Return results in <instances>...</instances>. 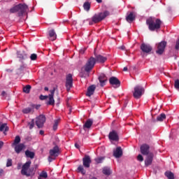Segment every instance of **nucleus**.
<instances>
[{
  "label": "nucleus",
  "instance_id": "obj_1",
  "mask_svg": "<svg viewBox=\"0 0 179 179\" xmlns=\"http://www.w3.org/2000/svg\"><path fill=\"white\" fill-rule=\"evenodd\" d=\"M94 55L95 57H91L88 59L87 63L82 68V69H84L85 72L89 73L93 68H94V65H96V62H99V64H104L106 61H107V58L100 54L96 53V52H94Z\"/></svg>",
  "mask_w": 179,
  "mask_h": 179
},
{
  "label": "nucleus",
  "instance_id": "obj_2",
  "mask_svg": "<svg viewBox=\"0 0 179 179\" xmlns=\"http://www.w3.org/2000/svg\"><path fill=\"white\" fill-rule=\"evenodd\" d=\"M29 10V6L26 3H20L10 9V13L18 12L19 17L23 16Z\"/></svg>",
  "mask_w": 179,
  "mask_h": 179
},
{
  "label": "nucleus",
  "instance_id": "obj_3",
  "mask_svg": "<svg viewBox=\"0 0 179 179\" xmlns=\"http://www.w3.org/2000/svg\"><path fill=\"white\" fill-rule=\"evenodd\" d=\"M146 24L148 25L150 31H155V30L160 29L162 21L159 19L150 17L146 20Z\"/></svg>",
  "mask_w": 179,
  "mask_h": 179
},
{
  "label": "nucleus",
  "instance_id": "obj_4",
  "mask_svg": "<svg viewBox=\"0 0 179 179\" xmlns=\"http://www.w3.org/2000/svg\"><path fill=\"white\" fill-rule=\"evenodd\" d=\"M31 165V161H28L25 164H24L22 166L21 174L22 176L30 177L32 174H34V168H30Z\"/></svg>",
  "mask_w": 179,
  "mask_h": 179
},
{
  "label": "nucleus",
  "instance_id": "obj_5",
  "mask_svg": "<svg viewBox=\"0 0 179 179\" xmlns=\"http://www.w3.org/2000/svg\"><path fill=\"white\" fill-rule=\"evenodd\" d=\"M108 15H110L109 11H105L103 13H99L95 14L92 17V21L89 22L90 25H93L94 23H99L101 20H103L106 17H107Z\"/></svg>",
  "mask_w": 179,
  "mask_h": 179
},
{
  "label": "nucleus",
  "instance_id": "obj_6",
  "mask_svg": "<svg viewBox=\"0 0 179 179\" xmlns=\"http://www.w3.org/2000/svg\"><path fill=\"white\" fill-rule=\"evenodd\" d=\"M145 90L144 88L141 85H136L134 87V91L133 92V96L135 99H141V96L144 94Z\"/></svg>",
  "mask_w": 179,
  "mask_h": 179
},
{
  "label": "nucleus",
  "instance_id": "obj_7",
  "mask_svg": "<svg viewBox=\"0 0 179 179\" xmlns=\"http://www.w3.org/2000/svg\"><path fill=\"white\" fill-rule=\"evenodd\" d=\"M46 122V117L44 115H40L38 117L36 118V125L38 129H43L44 127V124Z\"/></svg>",
  "mask_w": 179,
  "mask_h": 179
},
{
  "label": "nucleus",
  "instance_id": "obj_8",
  "mask_svg": "<svg viewBox=\"0 0 179 179\" xmlns=\"http://www.w3.org/2000/svg\"><path fill=\"white\" fill-rule=\"evenodd\" d=\"M55 92H56L55 87L50 90V94L48 95V99H49V101L46 102L47 106H55V100L54 99Z\"/></svg>",
  "mask_w": 179,
  "mask_h": 179
},
{
  "label": "nucleus",
  "instance_id": "obj_9",
  "mask_svg": "<svg viewBox=\"0 0 179 179\" xmlns=\"http://www.w3.org/2000/svg\"><path fill=\"white\" fill-rule=\"evenodd\" d=\"M65 86L66 87L67 92H69L71 90V88L73 86V78H72V74L69 73L66 76Z\"/></svg>",
  "mask_w": 179,
  "mask_h": 179
},
{
  "label": "nucleus",
  "instance_id": "obj_10",
  "mask_svg": "<svg viewBox=\"0 0 179 179\" xmlns=\"http://www.w3.org/2000/svg\"><path fill=\"white\" fill-rule=\"evenodd\" d=\"M167 43L165 41H162V42L157 44V50H156L157 54L159 55H162L164 50L166 47Z\"/></svg>",
  "mask_w": 179,
  "mask_h": 179
},
{
  "label": "nucleus",
  "instance_id": "obj_11",
  "mask_svg": "<svg viewBox=\"0 0 179 179\" xmlns=\"http://www.w3.org/2000/svg\"><path fill=\"white\" fill-rule=\"evenodd\" d=\"M140 150H141V155H144V156H148L150 154V146L148 144H143L141 145L140 148Z\"/></svg>",
  "mask_w": 179,
  "mask_h": 179
},
{
  "label": "nucleus",
  "instance_id": "obj_12",
  "mask_svg": "<svg viewBox=\"0 0 179 179\" xmlns=\"http://www.w3.org/2000/svg\"><path fill=\"white\" fill-rule=\"evenodd\" d=\"M109 83L112 86H114V87H120L121 86V81L116 77H111L109 79Z\"/></svg>",
  "mask_w": 179,
  "mask_h": 179
},
{
  "label": "nucleus",
  "instance_id": "obj_13",
  "mask_svg": "<svg viewBox=\"0 0 179 179\" xmlns=\"http://www.w3.org/2000/svg\"><path fill=\"white\" fill-rule=\"evenodd\" d=\"M49 154L50 157H59L60 154L59 147L58 145H55L53 148V149L50 150Z\"/></svg>",
  "mask_w": 179,
  "mask_h": 179
},
{
  "label": "nucleus",
  "instance_id": "obj_14",
  "mask_svg": "<svg viewBox=\"0 0 179 179\" xmlns=\"http://www.w3.org/2000/svg\"><path fill=\"white\" fill-rule=\"evenodd\" d=\"M141 50L145 54H150L152 50V48L148 44L142 43L141 45Z\"/></svg>",
  "mask_w": 179,
  "mask_h": 179
},
{
  "label": "nucleus",
  "instance_id": "obj_15",
  "mask_svg": "<svg viewBox=\"0 0 179 179\" xmlns=\"http://www.w3.org/2000/svg\"><path fill=\"white\" fill-rule=\"evenodd\" d=\"M90 164H92V159H90V157L89 155H85V157L83 158V166L89 169L90 168Z\"/></svg>",
  "mask_w": 179,
  "mask_h": 179
},
{
  "label": "nucleus",
  "instance_id": "obj_16",
  "mask_svg": "<svg viewBox=\"0 0 179 179\" xmlns=\"http://www.w3.org/2000/svg\"><path fill=\"white\" fill-rule=\"evenodd\" d=\"M153 157H154V155L152 152H150L149 154V155H147V157L145 158V167H148L149 166H150L152 163L153 161Z\"/></svg>",
  "mask_w": 179,
  "mask_h": 179
},
{
  "label": "nucleus",
  "instance_id": "obj_17",
  "mask_svg": "<svg viewBox=\"0 0 179 179\" xmlns=\"http://www.w3.org/2000/svg\"><path fill=\"white\" fill-rule=\"evenodd\" d=\"M108 138L110 141H118L120 140V138L118 137V134H117V131L114 130L109 133Z\"/></svg>",
  "mask_w": 179,
  "mask_h": 179
},
{
  "label": "nucleus",
  "instance_id": "obj_18",
  "mask_svg": "<svg viewBox=\"0 0 179 179\" xmlns=\"http://www.w3.org/2000/svg\"><path fill=\"white\" fill-rule=\"evenodd\" d=\"M25 148H26V145L24 143H20L15 145L14 150L15 153L19 155L22 152V150L25 149Z\"/></svg>",
  "mask_w": 179,
  "mask_h": 179
},
{
  "label": "nucleus",
  "instance_id": "obj_19",
  "mask_svg": "<svg viewBox=\"0 0 179 179\" xmlns=\"http://www.w3.org/2000/svg\"><path fill=\"white\" fill-rule=\"evenodd\" d=\"M0 131L3 132L5 136L7 135L6 132L9 131V127L7 123L0 122Z\"/></svg>",
  "mask_w": 179,
  "mask_h": 179
},
{
  "label": "nucleus",
  "instance_id": "obj_20",
  "mask_svg": "<svg viewBox=\"0 0 179 179\" xmlns=\"http://www.w3.org/2000/svg\"><path fill=\"white\" fill-rule=\"evenodd\" d=\"M113 157L116 159H120L122 157V148L121 147L116 148V150L113 151Z\"/></svg>",
  "mask_w": 179,
  "mask_h": 179
},
{
  "label": "nucleus",
  "instance_id": "obj_21",
  "mask_svg": "<svg viewBox=\"0 0 179 179\" xmlns=\"http://www.w3.org/2000/svg\"><path fill=\"white\" fill-rule=\"evenodd\" d=\"M48 34H49V39L50 40V41H55V40H57V35L55 29H50L48 31Z\"/></svg>",
  "mask_w": 179,
  "mask_h": 179
},
{
  "label": "nucleus",
  "instance_id": "obj_22",
  "mask_svg": "<svg viewBox=\"0 0 179 179\" xmlns=\"http://www.w3.org/2000/svg\"><path fill=\"white\" fill-rule=\"evenodd\" d=\"M17 58H19L20 59H22V60L28 59V58H29L28 55L24 51H17Z\"/></svg>",
  "mask_w": 179,
  "mask_h": 179
},
{
  "label": "nucleus",
  "instance_id": "obj_23",
  "mask_svg": "<svg viewBox=\"0 0 179 179\" xmlns=\"http://www.w3.org/2000/svg\"><path fill=\"white\" fill-rule=\"evenodd\" d=\"M94 90H96V85H92L90 86L87 88L86 96H87V97H90V96H93V94H94Z\"/></svg>",
  "mask_w": 179,
  "mask_h": 179
},
{
  "label": "nucleus",
  "instance_id": "obj_24",
  "mask_svg": "<svg viewBox=\"0 0 179 179\" xmlns=\"http://www.w3.org/2000/svg\"><path fill=\"white\" fill-rule=\"evenodd\" d=\"M102 173L106 176H110L113 173V171H111V168L105 166L102 169Z\"/></svg>",
  "mask_w": 179,
  "mask_h": 179
},
{
  "label": "nucleus",
  "instance_id": "obj_25",
  "mask_svg": "<svg viewBox=\"0 0 179 179\" xmlns=\"http://www.w3.org/2000/svg\"><path fill=\"white\" fill-rule=\"evenodd\" d=\"M99 80L101 86L103 87V86H105L106 82H107V77L106 76V75L101 74L99 77Z\"/></svg>",
  "mask_w": 179,
  "mask_h": 179
},
{
  "label": "nucleus",
  "instance_id": "obj_26",
  "mask_svg": "<svg viewBox=\"0 0 179 179\" xmlns=\"http://www.w3.org/2000/svg\"><path fill=\"white\" fill-rule=\"evenodd\" d=\"M93 125V119H88L83 125V129H89Z\"/></svg>",
  "mask_w": 179,
  "mask_h": 179
},
{
  "label": "nucleus",
  "instance_id": "obj_27",
  "mask_svg": "<svg viewBox=\"0 0 179 179\" xmlns=\"http://www.w3.org/2000/svg\"><path fill=\"white\" fill-rule=\"evenodd\" d=\"M136 18V14L134 12H131L127 17L126 20L128 22H132L134 20H135Z\"/></svg>",
  "mask_w": 179,
  "mask_h": 179
},
{
  "label": "nucleus",
  "instance_id": "obj_28",
  "mask_svg": "<svg viewBox=\"0 0 179 179\" xmlns=\"http://www.w3.org/2000/svg\"><path fill=\"white\" fill-rule=\"evenodd\" d=\"M22 113L25 114V115H28V114H34V110L32 108V107L29 108H25L24 109H22Z\"/></svg>",
  "mask_w": 179,
  "mask_h": 179
},
{
  "label": "nucleus",
  "instance_id": "obj_29",
  "mask_svg": "<svg viewBox=\"0 0 179 179\" xmlns=\"http://www.w3.org/2000/svg\"><path fill=\"white\" fill-rule=\"evenodd\" d=\"M25 156L27 158H30L31 159H33L35 157V152H31V151H30L29 150H27L25 151Z\"/></svg>",
  "mask_w": 179,
  "mask_h": 179
},
{
  "label": "nucleus",
  "instance_id": "obj_30",
  "mask_svg": "<svg viewBox=\"0 0 179 179\" xmlns=\"http://www.w3.org/2000/svg\"><path fill=\"white\" fill-rule=\"evenodd\" d=\"M60 122H61L60 118L55 120L54 124H53V126H52V129H53L54 131H56L58 129V126H59Z\"/></svg>",
  "mask_w": 179,
  "mask_h": 179
},
{
  "label": "nucleus",
  "instance_id": "obj_31",
  "mask_svg": "<svg viewBox=\"0 0 179 179\" xmlns=\"http://www.w3.org/2000/svg\"><path fill=\"white\" fill-rule=\"evenodd\" d=\"M21 143V138L20 136H16L14 142L12 143V147H14L15 145H19Z\"/></svg>",
  "mask_w": 179,
  "mask_h": 179
},
{
  "label": "nucleus",
  "instance_id": "obj_32",
  "mask_svg": "<svg viewBox=\"0 0 179 179\" xmlns=\"http://www.w3.org/2000/svg\"><path fill=\"white\" fill-rule=\"evenodd\" d=\"M166 118V115L164 113H161L159 115L157 116L156 121L162 122L165 120Z\"/></svg>",
  "mask_w": 179,
  "mask_h": 179
},
{
  "label": "nucleus",
  "instance_id": "obj_33",
  "mask_svg": "<svg viewBox=\"0 0 179 179\" xmlns=\"http://www.w3.org/2000/svg\"><path fill=\"white\" fill-rule=\"evenodd\" d=\"M31 89V86L30 85H27L23 87V92L29 94L30 93Z\"/></svg>",
  "mask_w": 179,
  "mask_h": 179
},
{
  "label": "nucleus",
  "instance_id": "obj_34",
  "mask_svg": "<svg viewBox=\"0 0 179 179\" xmlns=\"http://www.w3.org/2000/svg\"><path fill=\"white\" fill-rule=\"evenodd\" d=\"M164 175L168 179H174V174L171 171H166Z\"/></svg>",
  "mask_w": 179,
  "mask_h": 179
},
{
  "label": "nucleus",
  "instance_id": "obj_35",
  "mask_svg": "<svg viewBox=\"0 0 179 179\" xmlns=\"http://www.w3.org/2000/svg\"><path fill=\"white\" fill-rule=\"evenodd\" d=\"M27 126L29 127V130H32L35 127L34 119H32L31 122H28Z\"/></svg>",
  "mask_w": 179,
  "mask_h": 179
},
{
  "label": "nucleus",
  "instance_id": "obj_36",
  "mask_svg": "<svg viewBox=\"0 0 179 179\" xmlns=\"http://www.w3.org/2000/svg\"><path fill=\"white\" fill-rule=\"evenodd\" d=\"M90 6L91 3L89 1H85L83 4L84 10H85L86 11L90 10Z\"/></svg>",
  "mask_w": 179,
  "mask_h": 179
},
{
  "label": "nucleus",
  "instance_id": "obj_37",
  "mask_svg": "<svg viewBox=\"0 0 179 179\" xmlns=\"http://www.w3.org/2000/svg\"><path fill=\"white\" fill-rule=\"evenodd\" d=\"M106 157H99L94 159L95 162L99 164L103 163Z\"/></svg>",
  "mask_w": 179,
  "mask_h": 179
},
{
  "label": "nucleus",
  "instance_id": "obj_38",
  "mask_svg": "<svg viewBox=\"0 0 179 179\" xmlns=\"http://www.w3.org/2000/svg\"><path fill=\"white\" fill-rule=\"evenodd\" d=\"M27 65L26 64H22L19 69H17V73H22L26 69Z\"/></svg>",
  "mask_w": 179,
  "mask_h": 179
},
{
  "label": "nucleus",
  "instance_id": "obj_39",
  "mask_svg": "<svg viewBox=\"0 0 179 179\" xmlns=\"http://www.w3.org/2000/svg\"><path fill=\"white\" fill-rule=\"evenodd\" d=\"M78 171L79 173H81L83 175H85L86 174V171L85 170V169L83 168V166L80 165L78 167Z\"/></svg>",
  "mask_w": 179,
  "mask_h": 179
},
{
  "label": "nucleus",
  "instance_id": "obj_40",
  "mask_svg": "<svg viewBox=\"0 0 179 179\" xmlns=\"http://www.w3.org/2000/svg\"><path fill=\"white\" fill-rule=\"evenodd\" d=\"M40 178H44V179H47L48 178V174L46 171H43L41 173H40Z\"/></svg>",
  "mask_w": 179,
  "mask_h": 179
},
{
  "label": "nucleus",
  "instance_id": "obj_41",
  "mask_svg": "<svg viewBox=\"0 0 179 179\" xmlns=\"http://www.w3.org/2000/svg\"><path fill=\"white\" fill-rule=\"evenodd\" d=\"M37 58H38V55L35 53L31 54L30 56V59L31 61H36Z\"/></svg>",
  "mask_w": 179,
  "mask_h": 179
},
{
  "label": "nucleus",
  "instance_id": "obj_42",
  "mask_svg": "<svg viewBox=\"0 0 179 179\" xmlns=\"http://www.w3.org/2000/svg\"><path fill=\"white\" fill-rule=\"evenodd\" d=\"M13 166V160L12 159H8L6 162V167H11Z\"/></svg>",
  "mask_w": 179,
  "mask_h": 179
},
{
  "label": "nucleus",
  "instance_id": "obj_43",
  "mask_svg": "<svg viewBox=\"0 0 179 179\" xmlns=\"http://www.w3.org/2000/svg\"><path fill=\"white\" fill-rule=\"evenodd\" d=\"M48 99V95H40L39 96V99L41 101H45L47 100Z\"/></svg>",
  "mask_w": 179,
  "mask_h": 179
},
{
  "label": "nucleus",
  "instance_id": "obj_44",
  "mask_svg": "<svg viewBox=\"0 0 179 179\" xmlns=\"http://www.w3.org/2000/svg\"><path fill=\"white\" fill-rule=\"evenodd\" d=\"M41 106V105H35V104L31 105V107L33 108V110H34V109L39 110Z\"/></svg>",
  "mask_w": 179,
  "mask_h": 179
},
{
  "label": "nucleus",
  "instance_id": "obj_45",
  "mask_svg": "<svg viewBox=\"0 0 179 179\" xmlns=\"http://www.w3.org/2000/svg\"><path fill=\"white\" fill-rule=\"evenodd\" d=\"M174 87L176 89H177V90H179V80L178 79L175 80Z\"/></svg>",
  "mask_w": 179,
  "mask_h": 179
},
{
  "label": "nucleus",
  "instance_id": "obj_46",
  "mask_svg": "<svg viewBox=\"0 0 179 179\" xmlns=\"http://www.w3.org/2000/svg\"><path fill=\"white\" fill-rule=\"evenodd\" d=\"M137 160L140 162H143V157L141 155H138L137 157Z\"/></svg>",
  "mask_w": 179,
  "mask_h": 179
},
{
  "label": "nucleus",
  "instance_id": "obj_47",
  "mask_svg": "<svg viewBox=\"0 0 179 179\" xmlns=\"http://www.w3.org/2000/svg\"><path fill=\"white\" fill-rule=\"evenodd\" d=\"M175 48H176V50H179V38H178V41L176 42Z\"/></svg>",
  "mask_w": 179,
  "mask_h": 179
},
{
  "label": "nucleus",
  "instance_id": "obj_48",
  "mask_svg": "<svg viewBox=\"0 0 179 179\" xmlns=\"http://www.w3.org/2000/svg\"><path fill=\"white\" fill-rule=\"evenodd\" d=\"M4 145V142L2 141H0V150L2 149V148L3 147Z\"/></svg>",
  "mask_w": 179,
  "mask_h": 179
},
{
  "label": "nucleus",
  "instance_id": "obj_49",
  "mask_svg": "<svg viewBox=\"0 0 179 179\" xmlns=\"http://www.w3.org/2000/svg\"><path fill=\"white\" fill-rule=\"evenodd\" d=\"M4 173V170L2 169H0V178L3 176Z\"/></svg>",
  "mask_w": 179,
  "mask_h": 179
},
{
  "label": "nucleus",
  "instance_id": "obj_50",
  "mask_svg": "<svg viewBox=\"0 0 179 179\" xmlns=\"http://www.w3.org/2000/svg\"><path fill=\"white\" fill-rule=\"evenodd\" d=\"M1 96H3V97H6V96H7V93L6 92V91H2Z\"/></svg>",
  "mask_w": 179,
  "mask_h": 179
},
{
  "label": "nucleus",
  "instance_id": "obj_51",
  "mask_svg": "<svg viewBox=\"0 0 179 179\" xmlns=\"http://www.w3.org/2000/svg\"><path fill=\"white\" fill-rule=\"evenodd\" d=\"M39 134H40L41 136H43V135L45 134V131H44L43 130H40Z\"/></svg>",
  "mask_w": 179,
  "mask_h": 179
},
{
  "label": "nucleus",
  "instance_id": "obj_52",
  "mask_svg": "<svg viewBox=\"0 0 179 179\" xmlns=\"http://www.w3.org/2000/svg\"><path fill=\"white\" fill-rule=\"evenodd\" d=\"M119 48H120V50H125V46L124 45H122Z\"/></svg>",
  "mask_w": 179,
  "mask_h": 179
},
{
  "label": "nucleus",
  "instance_id": "obj_53",
  "mask_svg": "<svg viewBox=\"0 0 179 179\" xmlns=\"http://www.w3.org/2000/svg\"><path fill=\"white\" fill-rule=\"evenodd\" d=\"M48 162H52V157H48Z\"/></svg>",
  "mask_w": 179,
  "mask_h": 179
},
{
  "label": "nucleus",
  "instance_id": "obj_54",
  "mask_svg": "<svg viewBox=\"0 0 179 179\" xmlns=\"http://www.w3.org/2000/svg\"><path fill=\"white\" fill-rule=\"evenodd\" d=\"M75 147H76V148L79 149V148H80L79 144L75 143Z\"/></svg>",
  "mask_w": 179,
  "mask_h": 179
},
{
  "label": "nucleus",
  "instance_id": "obj_55",
  "mask_svg": "<svg viewBox=\"0 0 179 179\" xmlns=\"http://www.w3.org/2000/svg\"><path fill=\"white\" fill-rule=\"evenodd\" d=\"M44 90H45V92H48V91H49V87H44Z\"/></svg>",
  "mask_w": 179,
  "mask_h": 179
},
{
  "label": "nucleus",
  "instance_id": "obj_56",
  "mask_svg": "<svg viewBox=\"0 0 179 179\" xmlns=\"http://www.w3.org/2000/svg\"><path fill=\"white\" fill-rule=\"evenodd\" d=\"M123 71L127 72V71H128V67H124Z\"/></svg>",
  "mask_w": 179,
  "mask_h": 179
},
{
  "label": "nucleus",
  "instance_id": "obj_57",
  "mask_svg": "<svg viewBox=\"0 0 179 179\" xmlns=\"http://www.w3.org/2000/svg\"><path fill=\"white\" fill-rule=\"evenodd\" d=\"M97 3H101L103 1L102 0H96Z\"/></svg>",
  "mask_w": 179,
  "mask_h": 179
},
{
  "label": "nucleus",
  "instance_id": "obj_58",
  "mask_svg": "<svg viewBox=\"0 0 179 179\" xmlns=\"http://www.w3.org/2000/svg\"><path fill=\"white\" fill-rule=\"evenodd\" d=\"M80 52L81 54H85V51H83V50H80Z\"/></svg>",
  "mask_w": 179,
  "mask_h": 179
},
{
  "label": "nucleus",
  "instance_id": "obj_59",
  "mask_svg": "<svg viewBox=\"0 0 179 179\" xmlns=\"http://www.w3.org/2000/svg\"><path fill=\"white\" fill-rule=\"evenodd\" d=\"M90 179H97L96 177H91Z\"/></svg>",
  "mask_w": 179,
  "mask_h": 179
},
{
  "label": "nucleus",
  "instance_id": "obj_60",
  "mask_svg": "<svg viewBox=\"0 0 179 179\" xmlns=\"http://www.w3.org/2000/svg\"><path fill=\"white\" fill-rule=\"evenodd\" d=\"M43 177H41V176L39 175V177L38 178V179H42Z\"/></svg>",
  "mask_w": 179,
  "mask_h": 179
},
{
  "label": "nucleus",
  "instance_id": "obj_61",
  "mask_svg": "<svg viewBox=\"0 0 179 179\" xmlns=\"http://www.w3.org/2000/svg\"><path fill=\"white\" fill-rule=\"evenodd\" d=\"M153 122H155V120H152Z\"/></svg>",
  "mask_w": 179,
  "mask_h": 179
},
{
  "label": "nucleus",
  "instance_id": "obj_62",
  "mask_svg": "<svg viewBox=\"0 0 179 179\" xmlns=\"http://www.w3.org/2000/svg\"><path fill=\"white\" fill-rule=\"evenodd\" d=\"M178 66H179V62H178Z\"/></svg>",
  "mask_w": 179,
  "mask_h": 179
}]
</instances>
